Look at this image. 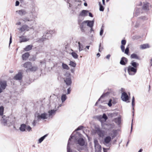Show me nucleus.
I'll return each mask as SVG.
<instances>
[{"label": "nucleus", "instance_id": "obj_1", "mask_svg": "<svg viewBox=\"0 0 152 152\" xmlns=\"http://www.w3.org/2000/svg\"><path fill=\"white\" fill-rule=\"evenodd\" d=\"M48 114L45 113H43L39 115V113H36L35 115V116L36 117V118L37 120L39 121L41 119L44 120L47 118Z\"/></svg>", "mask_w": 152, "mask_h": 152}, {"label": "nucleus", "instance_id": "obj_2", "mask_svg": "<svg viewBox=\"0 0 152 152\" xmlns=\"http://www.w3.org/2000/svg\"><path fill=\"white\" fill-rule=\"evenodd\" d=\"M127 71L129 75H133L137 72V69L131 66H129L127 67Z\"/></svg>", "mask_w": 152, "mask_h": 152}, {"label": "nucleus", "instance_id": "obj_3", "mask_svg": "<svg viewBox=\"0 0 152 152\" xmlns=\"http://www.w3.org/2000/svg\"><path fill=\"white\" fill-rule=\"evenodd\" d=\"M65 76L66 77L63 78L64 82L67 86H70L72 82L70 74H66Z\"/></svg>", "mask_w": 152, "mask_h": 152}, {"label": "nucleus", "instance_id": "obj_4", "mask_svg": "<svg viewBox=\"0 0 152 152\" xmlns=\"http://www.w3.org/2000/svg\"><path fill=\"white\" fill-rule=\"evenodd\" d=\"M94 142L95 152H101L102 147L99 144L98 140L95 139L94 140Z\"/></svg>", "mask_w": 152, "mask_h": 152}, {"label": "nucleus", "instance_id": "obj_5", "mask_svg": "<svg viewBox=\"0 0 152 152\" xmlns=\"http://www.w3.org/2000/svg\"><path fill=\"white\" fill-rule=\"evenodd\" d=\"M72 137L73 136L71 135L69 139L67 147V152H77V151L75 150L72 151V150L71 149L70 147L69 146V145L70 144V141L71 140V139H72Z\"/></svg>", "mask_w": 152, "mask_h": 152}, {"label": "nucleus", "instance_id": "obj_6", "mask_svg": "<svg viewBox=\"0 0 152 152\" xmlns=\"http://www.w3.org/2000/svg\"><path fill=\"white\" fill-rule=\"evenodd\" d=\"M86 20L84 21L82 23H79L81 30L83 32H84L85 31V28L86 27Z\"/></svg>", "mask_w": 152, "mask_h": 152}, {"label": "nucleus", "instance_id": "obj_7", "mask_svg": "<svg viewBox=\"0 0 152 152\" xmlns=\"http://www.w3.org/2000/svg\"><path fill=\"white\" fill-rule=\"evenodd\" d=\"M30 28L28 26L26 25H23L21 27L19 28V30L21 32L28 31L30 29Z\"/></svg>", "mask_w": 152, "mask_h": 152}, {"label": "nucleus", "instance_id": "obj_8", "mask_svg": "<svg viewBox=\"0 0 152 152\" xmlns=\"http://www.w3.org/2000/svg\"><path fill=\"white\" fill-rule=\"evenodd\" d=\"M121 98L123 101L126 102L128 100L129 97L126 93L124 92L122 94Z\"/></svg>", "mask_w": 152, "mask_h": 152}, {"label": "nucleus", "instance_id": "obj_9", "mask_svg": "<svg viewBox=\"0 0 152 152\" xmlns=\"http://www.w3.org/2000/svg\"><path fill=\"white\" fill-rule=\"evenodd\" d=\"M7 86V83L5 81L0 80V86L2 89H4Z\"/></svg>", "mask_w": 152, "mask_h": 152}, {"label": "nucleus", "instance_id": "obj_10", "mask_svg": "<svg viewBox=\"0 0 152 152\" xmlns=\"http://www.w3.org/2000/svg\"><path fill=\"white\" fill-rule=\"evenodd\" d=\"M86 23L87 24V26L91 28V30L92 29V27L94 26V21L93 20H86Z\"/></svg>", "mask_w": 152, "mask_h": 152}, {"label": "nucleus", "instance_id": "obj_11", "mask_svg": "<svg viewBox=\"0 0 152 152\" xmlns=\"http://www.w3.org/2000/svg\"><path fill=\"white\" fill-rule=\"evenodd\" d=\"M127 59L126 58L123 57L121 58L120 63L121 64L124 65L127 63Z\"/></svg>", "mask_w": 152, "mask_h": 152}, {"label": "nucleus", "instance_id": "obj_12", "mask_svg": "<svg viewBox=\"0 0 152 152\" xmlns=\"http://www.w3.org/2000/svg\"><path fill=\"white\" fill-rule=\"evenodd\" d=\"M95 133L97 134L99 137H101L103 135L102 130L99 128H96L95 129Z\"/></svg>", "mask_w": 152, "mask_h": 152}, {"label": "nucleus", "instance_id": "obj_13", "mask_svg": "<svg viewBox=\"0 0 152 152\" xmlns=\"http://www.w3.org/2000/svg\"><path fill=\"white\" fill-rule=\"evenodd\" d=\"M32 64L30 62H27L25 63L23 65V66L25 68H28V70L29 69V68L31 66Z\"/></svg>", "mask_w": 152, "mask_h": 152}, {"label": "nucleus", "instance_id": "obj_14", "mask_svg": "<svg viewBox=\"0 0 152 152\" xmlns=\"http://www.w3.org/2000/svg\"><path fill=\"white\" fill-rule=\"evenodd\" d=\"M111 138L110 137L107 136L104 139V144H108L111 141Z\"/></svg>", "mask_w": 152, "mask_h": 152}, {"label": "nucleus", "instance_id": "obj_15", "mask_svg": "<svg viewBox=\"0 0 152 152\" xmlns=\"http://www.w3.org/2000/svg\"><path fill=\"white\" fill-rule=\"evenodd\" d=\"M88 11L86 10H83L80 13L79 15L82 16H86L88 15Z\"/></svg>", "mask_w": 152, "mask_h": 152}, {"label": "nucleus", "instance_id": "obj_16", "mask_svg": "<svg viewBox=\"0 0 152 152\" xmlns=\"http://www.w3.org/2000/svg\"><path fill=\"white\" fill-rule=\"evenodd\" d=\"M150 4L148 2H146L144 4L142 7V9L145 10H149Z\"/></svg>", "mask_w": 152, "mask_h": 152}, {"label": "nucleus", "instance_id": "obj_17", "mask_svg": "<svg viewBox=\"0 0 152 152\" xmlns=\"http://www.w3.org/2000/svg\"><path fill=\"white\" fill-rule=\"evenodd\" d=\"M78 143L80 146H83L84 145L85 141L82 138H79L77 141Z\"/></svg>", "mask_w": 152, "mask_h": 152}, {"label": "nucleus", "instance_id": "obj_18", "mask_svg": "<svg viewBox=\"0 0 152 152\" xmlns=\"http://www.w3.org/2000/svg\"><path fill=\"white\" fill-rule=\"evenodd\" d=\"M22 78V75L21 73L19 72L14 77V78L16 80H20Z\"/></svg>", "mask_w": 152, "mask_h": 152}, {"label": "nucleus", "instance_id": "obj_19", "mask_svg": "<svg viewBox=\"0 0 152 152\" xmlns=\"http://www.w3.org/2000/svg\"><path fill=\"white\" fill-rule=\"evenodd\" d=\"M29 56V54L28 53H26L23 54L22 56V58L23 60H26L28 58Z\"/></svg>", "mask_w": 152, "mask_h": 152}, {"label": "nucleus", "instance_id": "obj_20", "mask_svg": "<svg viewBox=\"0 0 152 152\" xmlns=\"http://www.w3.org/2000/svg\"><path fill=\"white\" fill-rule=\"evenodd\" d=\"M16 12H18L19 14L21 16L25 15L26 13V12L23 10H21L16 11Z\"/></svg>", "mask_w": 152, "mask_h": 152}, {"label": "nucleus", "instance_id": "obj_21", "mask_svg": "<svg viewBox=\"0 0 152 152\" xmlns=\"http://www.w3.org/2000/svg\"><path fill=\"white\" fill-rule=\"evenodd\" d=\"M56 110H52L48 111L49 116V117L53 115H54L55 114L56 112Z\"/></svg>", "mask_w": 152, "mask_h": 152}, {"label": "nucleus", "instance_id": "obj_22", "mask_svg": "<svg viewBox=\"0 0 152 152\" xmlns=\"http://www.w3.org/2000/svg\"><path fill=\"white\" fill-rule=\"evenodd\" d=\"M140 48L142 49H145L149 48V45L148 44H144L140 46Z\"/></svg>", "mask_w": 152, "mask_h": 152}, {"label": "nucleus", "instance_id": "obj_23", "mask_svg": "<svg viewBox=\"0 0 152 152\" xmlns=\"http://www.w3.org/2000/svg\"><path fill=\"white\" fill-rule=\"evenodd\" d=\"M32 45H27L24 49L25 51H28L31 50L32 49Z\"/></svg>", "mask_w": 152, "mask_h": 152}, {"label": "nucleus", "instance_id": "obj_24", "mask_svg": "<svg viewBox=\"0 0 152 152\" xmlns=\"http://www.w3.org/2000/svg\"><path fill=\"white\" fill-rule=\"evenodd\" d=\"M131 64L132 66V67L136 68L137 66L139 65V64L138 63L134 62L133 61H132Z\"/></svg>", "mask_w": 152, "mask_h": 152}, {"label": "nucleus", "instance_id": "obj_25", "mask_svg": "<svg viewBox=\"0 0 152 152\" xmlns=\"http://www.w3.org/2000/svg\"><path fill=\"white\" fill-rule=\"evenodd\" d=\"M5 116L2 117V122L3 123L4 125H6L7 124V122H8L7 120V117L6 118H5Z\"/></svg>", "mask_w": 152, "mask_h": 152}, {"label": "nucleus", "instance_id": "obj_26", "mask_svg": "<svg viewBox=\"0 0 152 152\" xmlns=\"http://www.w3.org/2000/svg\"><path fill=\"white\" fill-rule=\"evenodd\" d=\"M26 128V125L25 124H22L20 126V129L21 131L23 132L25 130Z\"/></svg>", "mask_w": 152, "mask_h": 152}, {"label": "nucleus", "instance_id": "obj_27", "mask_svg": "<svg viewBox=\"0 0 152 152\" xmlns=\"http://www.w3.org/2000/svg\"><path fill=\"white\" fill-rule=\"evenodd\" d=\"M67 97L66 94H63L61 96V100L62 103H63L66 99Z\"/></svg>", "mask_w": 152, "mask_h": 152}, {"label": "nucleus", "instance_id": "obj_28", "mask_svg": "<svg viewBox=\"0 0 152 152\" xmlns=\"http://www.w3.org/2000/svg\"><path fill=\"white\" fill-rule=\"evenodd\" d=\"M70 53L74 58L77 59L78 58V56L76 53L73 52Z\"/></svg>", "mask_w": 152, "mask_h": 152}, {"label": "nucleus", "instance_id": "obj_29", "mask_svg": "<svg viewBox=\"0 0 152 152\" xmlns=\"http://www.w3.org/2000/svg\"><path fill=\"white\" fill-rule=\"evenodd\" d=\"M131 58H134L136 59H139V57L135 53H133L131 54L130 56Z\"/></svg>", "mask_w": 152, "mask_h": 152}, {"label": "nucleus", "instance_id": "obj_30", "mask_svg": "<svg viewBox=\"0 0 152 152\" xmlns=\"http://www.w3.org/2000/svg\"><path fill=\"white\" fill-rule=\"evenodd\" d=\"M38 69L37 66H33L31 68H29V70L31 71H35Z\"/></svg>", "mask_w": 152, "mask_h": 152}, {"label": "nucleus", "instance_id": "obj_31", "mask_svg": "<svg viewBox=\"0 0 152 152\" xmlns=\"http://www.w3.org/2000/svg\"><path fill=\"white\" fill-rule=\"evenodd\" d=\"M99 10L101 11H103L104 10V7L102 5L101 2H99Z\"/></svg>", "mask_w": 152, "mask_h": 152}, {"label": "nucleus", "instance_id": "obj_32", "mask_svg": "<svg viewBox=\"0 0 152 152\" xmlns=\"http://www.w3.org/2000/svg\"><path fill=\"white\" fill-rule=\"evenodd\" d=\"M78 44H79V51L80 52L83 50V46L80 44V42H78Z\"/></svg>", "mask_w": 152, "mask_h": 152}, {"label": "nucleus", "instance_id": "obj_33", "mask_svg": "<svg viewBox=\"0 0 152 152\" xmlns=\"http://www.w3.org/2000/svg\"><path fill=\"white\" fill-rule=\"evenodd\" d=\"M62 67L64 69H66L67 70H69V67L67 64L64 63H62Z\"/></svg>", "mask_w": 152, "mask_h": 152}, {"label": "nucleus", "instance_id": "obj_34", "mask_svg": "<svg viewBox=\"0 0 152 152\" xmlns=\"http://www.w3.org/2000/svg\"><path fill=\"white\" fill-rule=\"evenodd\" d=\"M115 122L118 124H119L121 122V118L120 117H118L116 118L115 119Z\"/></svg>", "mask_w": 152, "mask_h": 152}, {"label": "nucleus", "instance_id": "obj_35", "mask_svg": "<svg viewBox=\"0 0 152 152\" xmlns=\"http://www.w3.org/2000/svg\"><path fill=\"white\" fill-rule=\"evenodd\" d=\"M47 136V134H46L43 137H42L39 139V143H41L44 139L45 137Z\"/></svg>", "mask_w": 152, "mask_h": 152}, {"label": "nucleus", "instance_id": "obj_36", "mask_svg": "<svg viewBox=\"0 0 152 152\" xmlns=\"http://www.w3.org/2000/svg\"><path fill=\"white\" fill-rule=\"evenodd\" d=\"M99 117L100 118H103L104 119L105 121H106L108 118L107 117L106 115L104 113L103 114L102 116L100 115L99 116Z\"/></svg>", "mask_w": 152, "mask_h": 152}, {"label": "nucleus", "instance_id": "obj_37", "mask_svg": "<svg viewBox=\"0 0 152 152\" xmlns=\"http://www.w3.org/2000/svg\"><path fill=\"white\" fill-rule=\"evenodd\" d=\"M39 121V120H37V118H36V117L35 116V118L34 120L33 123H32V125L34 126H35L36 123Z\"/></svg>", "mask_w": 152, "mask_h": 152}, {"label": "nucleus", "instance_id": "obj_38", "mask_svg": "<svg viewBox=\"0 0 152 152\" xmlns=\"http://www.w3.org/2000/svg\"><path fill=\"white\" fill-rule=\"evenodd\" d=\"M76 65V64L75 62L72 61H70L69 65L71 66H72L73 67H75Z\"/></svg>", "mask_w": 152, "mask_h": 152}, {"label": "nucleus", "instance_id": "obj_39", "mask_svg": "<svg viewBox=\"0 0 152 152\" xmlns=\"http://www.w3.org/2000/svg\"><path fill=\"white\" fill-rule=\"evenodd\" d=\"M4 107L3 106L0 107V115H2L3 114Z\"/></svg>", "mask_w": 152, "mask_h": 152}, {"label": "nucleus", "instance_id": "obj_40", "mask_svg": "<svg viewBox=\"0 0 152 152\" xmlns=\"http://www.w3.org/2000/svg\"><path fill=\"white\" fill-rule=\"evenodd\" d=\"M7 121H8V122H7V124L9 125H10V124L11 123V118L9 117H7Z\"/></svg>", "mask_w": 152, "mask_h": 152}, {"label": "nucleus", "instance_id": "obj_41", "mask_svg": "<svg viewBox=\"0 0 152 152\" xmlns=\"http://www.w3.org/2000/svg\"><path fill=\"white\" fill-rule=\"evenodd\" d=\"M23 21L25 22H26L27 21H31V20H30L29 18L28 17H26L24 18L23 19Z\"/></svg>", "mask_w": 152, "mask_h": 152}, {"label": "nucleus", "instance_id": "obj_42", "mask_svg": "<svg viewBox=\"0 0 152 152\" xmlns=\"http://www.w3.org/2000/svg\"><path fill=\"white\" fill-rule=\"evenodd\" d=\"M115 125L114 124H110L108 125V127L110 129H111L114 127Z\"/></svg>", "mask_w": 152, "mask_h": 152}, {"label": "nucleus", "instance_id": "obj_43", "mask_svg": "<svg viewBox=\"0 0 152 152\" xmlns=\"http://www.w3.org/2000/svg\"><path fill=\"white\" fill-rule=\"evenodd\" d=\"M28 40L27 39H21V40H20V42L21 43L22 42H26Z\"/></svg>", "mask_w": 152, "mask_h": 152}, {"label": "nucleus", "instance_id": "obj_44", "mask_svg": "<svg viewBox=\"0 0 152 152\" xmlns=\"http://www.w3.org/2000/svg\"><path fill=\"white\" fill-rule=\"evenodd\" d=\"M129 48L128 47H127L126 48V49L125 50L124 53L125 54H128L129 53Z\"/></svg>", "mask_w": 152, "mask_h": 152}, {"label": "nucleus", "instance_id": "obj_45", "mask_svg": "<svg viewBox=\"0 0 152 152\" xmlns=\"http://www.w3.org/2000/svg\"><path fill=\"white\" fill-rule=\"evenodd\" d=\"M26 129L27 131H28L29 132L30 131L31 129V128L29 126H27L26 127Z\"/></svg>", "mask_w": 152, "mask_h": 152}, {"label": "nucleus", "instance_id": "obj_46", "mask_svg": "<svg viewBox=\"0 0 152 152\" xmlns=\"http://www.w3.org/2000/svg\"><path fill=\"white\" fill-rule=\"evenodd\" d=\"M121 49L122 52H124L125 49V47L124 45H121Z\"/></svg>", "mask_w": 152, "mask_h": 152}, {"label": "nucleus", "instance_id": "obj_47", "mask_svg": "<svg viewBox=\"0 0 152 152\" xmlns=\"http://www.w3.org/2000/svg\"><path fill=\"white\" fill-rule=\"evenodd\" d=\"M126 41L125 40H122L121 41L122 45H124L126 44Z\"/></svg>", "mask_w": 152, "mask_h": 152}, {"label": "nucleus", "instance_id": "obj_48", "mask_svg": "<svg viewBox=\"0 0 152 152\" xmlns=\"http://www.w3.org/2000/svg\"><path fill=\"white\" fill-rule=\"evenodd\" d=\"M112 101V100L111 99H110L109 102L108 103V105L109 107H111L112 105V103H111Z\"/></svg>", "mask_w": 152, "mask_h": 152}, {"label": "nucleus", "instance_id": "obj_49", "mask_svg": "<svg viewBox=\"0 0 152 152\" xmlns=\"http://www.w3.org/2000/svg\"><path fill=\"white\" fill-rule=\"evenodd\" d=\"M83 127V126H80L78 127L77 128L76 130V131H78L82 129Z\"/></svg>", "mask_w": 152, "mask_h": 152}, {"label": "nucleus", "instance_id": "obj_50", "mask_svg": "<svg viewBox=\"0 0 152 152\" xmlns=\"http://www.w3.org/2000/svg\"><path fill=\"white\" fill-rule=\"evenodd\" d=\"M103 32V28H101V30H100V35H102V34Z\"/></svg>", "mask_w": 152, "mask_h": 152}, {"label": "nucleus", "instance_id": "obj_51", "mask_svg": "<svg viewBox=\"0 0 152 152\" xmlns=\"http://www.w3.org/2000/svg\"><path fill=\"white\" fill-rule=\"evenodd\" d=\"M70 91H71V90H70V88H69L67 89V94H69L70 93Z\"/></svg>", "mask_w": 152, "mask_h": 152}, {"label": "nucleus", "instance_id": "obj_52", "mask_svg": "<svg viewBox=\"0 0 152 152\" xmlns=\"http://www.w3.org/2000/svg\"><path fill=\"white\" fill-rule=\"evenodd\" d=\"M19 2L18 1H16V3H15V5L16 6H18L19 5Z\"/></svg>", "mask_w": 152, "mask_h": 152}, {"label": "nucleus", "instance_id": "obj_53", "mask_svg": "<svg viewBox=\"0 0 152 152\" xmlns=\"http://www.w3.org/2000/svg\"><path fill=\"white\" fill-rule=\"evenodd\" d=\"M114 115H115L114 113H109V115L110 116V117H113L114 116Z\"/></svg>", "mask_w": 152, "mask_h": 152}, {"label": "nucleus", "instance_id": "obj_54", "mask_svg": "<svg viewBox=\"0 0 152 152\" xmlns=\"http://www.w3.org/2000/svg\"><path fill=\"white\" fill-rule=\"evenodd\" d=\"M110 57V54H108L106 56V58L108 59H109Z\"/></svg>", "mask_w": 152, "mask_h": 152}, {"label": "nucleus", "instance_id": "obj_55", "mask_svg": "<svg viewBox=\"0 0 152 152\" xmlns=\"http://www.w3.org/2000/svg\"><path fill=\"white\" fill-rule=\"evenodd\" d=\"M101 49V43H100L99 45V52H101L100 49Z\"/></svg>", "mask_w": 152, "mask_h": 152}, {"label": "nucleus", "instance_id": "obj_56", "mask_svg": "<svg viewBox=\"0 0 152 152\" xmlns=\"http://www.w3.org/2000/svg\"><path fill=\"white\" fill-rule=\"evenodd\" d=\"M90 47V46H87L86 47V48L84 49V50L86 51V48L88 50Z\"/></svg>", "mask_w": 152, "mask_h": 152}, {"label": "nucleus", "instance_id": "obj_57", "mask_svg": "<svg viewBox=\"0 0 152 152\" xmlns=\"http://www.w3.org/2000/svg\"><path fill=\"white\" fill-rule=\"evenodd\" d=\"M135 105L134 102V101H132V107H134Z\"/></svg>", "mask_w": 152, "mask_h": 152}, {"label": "nucleus", "instance_id": "obj_58", "mask_svg": "<svg viewBox=\"0 0 152 152\" xmlns=\"http://www.w3.org/2000/svg\"><path fill=\"white\" fill-rule=\"evenodd\" d=\"M12 39H10V42H9V47L10 46V44L12 42Z\"/></svg>", "mask_w": 152, "mask_h": 152}, {"label": "nucleus", "instance_id": "obj_59", "mask_svg": "<svg viewBox=\"0 0 152 152\" xmlns=\"http://www.w3.org/2000/svg\"><path fill=\"white\" fill-rule=\"evenodd\" d=\"M104 95L103 94L101 96L100 98L98 100V101H100V99L101 98H102L104 96Z\"/></svg>", "mask_w": 152, "mask_h": 152}, {"label": "nucleus", "instance_id": "obj_60", "mask_svg": "<svg viewBox=\"0 0 152 152\" xmlns=\"http://www.w3.org/2000/svg\"><path fill=\"white\" fill-rule=\"evenodd\" d=\"M132 122H133V119L132 121V123L131 124V132H132Z\"/></svg>", "mask_w": 152, "mask_h": 152}, {"label": "nucleus", "instance_id": "obj_61", "mask_svg": "<svg viewBox=\"0 0 152 152\" xmlns=\"http://www.w3.org/2000/svg\"><path fill=\"white\" fill-rule=\"evenodd\" d=\"M89 16L91 17H93V15L90 12L89 13Z\"/></svg>", "mask_w": 152, "mask_h": 152}, {"label": "nucleus", "instance_id": "obj_62", "mask_svg": "<svg viewBox=\"0 0 152 152\" xmlns=\"http://www.w3.org/2000/svg\"><path fill=\"white\" fill-rule=\"evenodd\" d=\"M103 149L104 152H107V149H106L104 148H103Z\"/></svg>", "mask_w": 152, "mask_h": 152}, {"label": "nucleus", "instance_id": "obj_63", "mask_svg": "<svg viewBox=\"0 0 152 152\" xmlns=\"http://www.w3.org/2000/svg\"><path fill=\"white\" fill-rule=\"evenodd\" d=\"M102 3H103V5H105V0H102Z\"/></svg>", "mask_w": 152, "mask_h": 152}, {"label": "nucleus", "instance_id": "obj_64", "mask_svg": "<svg viewBox=\"0 0 152 152\" xmlns=\"http://www.w3.org/2000/svg\"><path fill=\"white\" fill-rule=\"evenodd\" d=\"M21 24V22H19L17 23H16V25H20Z\"/></svg>", "mask_w": 152, "mask_h": 152}]
</instances>
